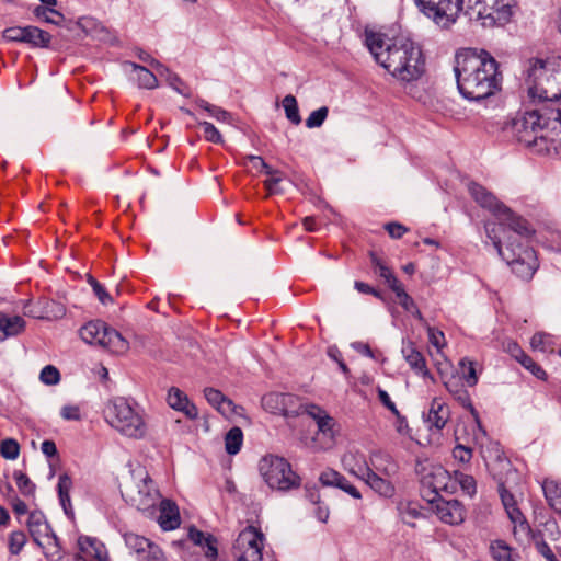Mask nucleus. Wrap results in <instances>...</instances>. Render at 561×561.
Masks as SVG:
<instances>
[{"label":"nucleus","mask_w":561,"mask_h":561,"mask_svg":"<svg viewBox=\"0 0 561 561\" xmlns=\"http://www.w3.org/2000/svg\"><path fill=\"white\" fill-rule=\"evenodd\" d=\"M497 61L485 50L467 48L456 54L454 72L460 94L481 101L500 90Z\"/></svg>","instance_id":"obj_1"},{"label":"nucleus","mask_w":561,"mask_h":561,"mask_svg":"<svg viewBox=\"0 0 561 561\" xmlns=\"http://www.w3.org/2000/svg\"><path fill=\"white\" fill-rule=\"evenodd\" d=\"M366 44L376 61L401 81L417 80L425 70L420 46L408 37L385 38L371 33L366 36Z\"/></svg>","instance_id":"obj_2"},{"label":"nucleus","mask_w":561,"mask_h":561,"mask_svg":"<svg viewBox=\"0 0 561 561\" xmlns=\"http://www.w3.org/2000/svg\"><path fill=\"white\" fill-rule=\"evenodd\" d=\"M558 108H536L514 119L512 131L519 144L535 147L538 152L549 151L550 146L561 142V119Z\"/></svg>","instance_id":"obj_3"},{"label":"nucleus","mask_w":561,"mask_h":561,"mask_svg":"<svg viewBox=\"0 0 561 561\" xmlns=\"http://www.w3.org/2000/svg\"><path fill=\"white\" fill-rule=\"evenodd\" d=\"M494 232L495 226L492 229L486 226L488 238L492 241L502 259L511 266L512 272L524 280L531 279L539 267L535 250L513 237H508L503 249L501 238L493 234Z\"/></svg>","instance_id":"obj_4"},{"label":"nucleus","mask_w":561,"mask_h":561,"mask_svg":"<svg viewBox=\"0 0 561 561\" xmlns=\"http://www.w3.org/2000/svg\"><path fill=\"white\" fill-rule=\"evenodd\" d=\"M105 419L108 424L123 435L140 438L146 433L141 415L135 411L123 397L112 399L105 408Z\"/></svg>","instance_id":"obj_5"},{"label":"nucleus","mask_w":561,"mask_h":561,"mask_svg":"<svg viewBox=\"0 0 561 561\" xmlns=\"http://www.w3.org/2000/svg\"><path fill=\"white\" fill-rule=\"evenodd\" d=\"M467 14L470 20L480 21L484 27L507 24L517 5L516 0H469Z\"/></svg>","instance_id":"obj_6"},{"label":"nucleus","mask_w":561,"mask_h":561,"mask_svg":"<svg viewBox=\"0 0 561 561\" xmlns=\"http://www.w3.org/2000/svg\"><path fill=\"white\" fill-rule=\"evenodd\" d=\"M260 473L271 489L288 491L300 485V478L283 457L267 455L260 461Z\"/></svg>","instance_id":"obj_7"},{"label":"nucleus","mask_w":561,"mask_h":561,"mask_svg":"<svg viewBox=\"0 0 561 561\" xmlns=\"http://www.w3.org/2000/svg\"><path fill=\"white\" fill-rule=\"evenodd\" d=\"M79 333L85 343L98 344L116 354H123L129 348L125 337L117 330L110 328L101 320L88 322L80 329Z\"/></svg>","instance_id":"obj_8"},{"label":"nucleus","mask_w":561,"mask_h":561,"mask_svg":"<svg viewBox=\"0 0 561 561\" xmlns=\"http://www.w3.org/2000/svg\"><path fill=\"white\" fill-rule=\"evenodd\" d=\"M133 477L139 479L136 488L128 489L126 496L130 504L138 511L150 512L154 510L160 500V493L154 482L145 468H137L131 471Z\"/></svg>","instance_id":"obj_9"},{"label":"nucleus","mask_w":561,"mask_h":561,"mask_svg":"<svg viewBox=\"0 0 561 561\" xmlns=\"http://www.w3.org/2000/svg\"><path fill=\"white\" fill-rule=\"evenodd\" d=\"M420 10L442 28L451 26L462 9V0H415Z\"/></svg>","instance_id":"obj_10"},{"label":"nucleus","mask_w":561,"mask_h":561,"mask_svg":"<svg viewBox=\"0 0 561 561\" xmlns=\"http://www.w3.org/2000/svg\"><path fill=\"white\" fill-rule=\"evenodd\" d=\"M557 67L558 68L546 78L542 85L538 87V92L529 96L533 100L538 99L542 102L539 108L554 107L560 110L561 119V59L558 61Z\"/></svg>","instance_id":"obj_11"},{"label":"nucleus","mask_w":561,"mask_h":561,"mask_svg":"<svg viewBox=\"0 0 561 561\" xmlns=\"http://www.w3.org/2000/svg\"><path fill=\"white\" fill-rule=\"evenodd\" d=\"M500 222L496 224H486L491 229L493 226H495V232L493 234L497 236L499 231H504L505 227H507L511 231L515 232L517 236L522 238H529L534 234L535 230L529 225V222L516 215L511 208L507 206L501 208V213H499V216L496 217Z\"/></svg>","instance_id":"obj_12"},{"label":"nucleus","mask_w":561,"mask_h":561,"mask_svg":"<svg viewBox=\"0 0 561 561\" xmlns=\"http://www.w3.org/2000/svg\"><path fill=\"white\" fill-rule=\"evenodd\" d=\"M556 66V62L545 61L542 59H534L529 61L525 79L528 95L536 94L538 92V87L542 85L546 78L549 77V75L557 68Z\"/></svg>","instance_id":"obj_13"},{"label":"nucleus","mask_w":561,"mask_h":561,"mask_svg":"<svg viewBox=\"0 0 561 561\" xmlns=\"http://www.w3.org/2000/svg\"><path fill=\"white\" fill-rule=\"evenodd\" d=\"M355 473L358 478L365 481V483L371 490H374L379 495L385 497H391L394 494L393 484L389 480L378 476L368 466H359L358 470Z\"/></svg>","instance_id":"obj_14"},{"label":"nucleus","mask_w":561,"mask_h":561,"mask_svg":"<svg viewBox=\"0 0 561 561\" xmlns=\"http://www.w3.org/2000/svg\"><path fill=\"white\" fill-rule=\"evenodd\" d=\"M499 494L502 501V504L510 517V519L517 526L520 527V530L529 533L531 529L520 512L517 507L514 495L505 488L503 483L499 484Z\"/></svg>","instance_id":"obj_15"},{"label":"nucleus","mask_w":561,"mask_h":561,"mask_svg":"<svg viewBox=\"0 0 561 561\" xmlns=\"http://www.w3.org/2000/svg\"><path fill=\"white\" fill-rule=\"evenodd\" d=\"M436 514L442 522L449 525H459L465 519V508L457 500H437Z\"/></svg>","instance_id":"obj_16"},{"label":"nucleus","mask_w":561,"mask_h":561,"mask_svg":"<svg viewBox=\"0 0 561 561\" xmlns=\"http://www.w3.org/2000/svg\"><path fill=\"white\" fill-rule=\"evenodd\" d=\"M468 190L472 198L481 207L489 209L496 217L501 213V208L505 207L490 191L476 182L469 183Z\"/></svg>","instance_id":"obj_17"},{"label":"nucleus","mask_w":561,"mask_h":561,"mask_svg":"<svg viewBox=\"0 0 561 561\" xmlns=\"http://www.w3.org/2000/svg\"><path fill=\"white\" fill-rule=\"evenodd\" d=\"M319 481L323 486L339 488L354 499L362 497L359 491L354 485H352L344 476L335 470L328 469L323 471L319 477Z\"/></svg>","instance_id":"obj_18"},{"label":"nucleus","mask_w":561,"mask_h":561,"mask_svg":"<svg viewBox=\"0 0 561 561\" xmlns=\"http://www.w3.org/2000/svg\"><path fill=\"white\" fill-rule=\"evenodd\" d=\"M167 400L172 409L183 412L188 419L194 420L197 417V408L190 402L187 396L179 388H170Z\"/></svg>","instance_id":"obj_19"},{"label":"nucleus","mask_w":561,"mask_h":561,"mask_svg":"<svg viewBox=\"0 0 561 561\" xmlns=\"http://www.w3.org/2000/svg\"><path fill=\"white\" fill-rule=\"evenodd\" d=\"M27 528L34 542L42 546L41 537H48L53 531L50 525L47 523L45 515L41 511H33L27 518Z\"/></svg>","instance_id":"obj_20"},{"label":"nucleus","mask_w":561,"mask_h":561,"mask_svg":"<svg viewBox=\"0 0 561 561\" xmlns=\"http://www.w3.org/2000/svg\"><path fill=\"white\" fill-rule=\"evenodd\" d=\"M402 355L409 366L419 375L423 377L433 378L430 370L426 367V362L423 354L416 350L414 343L408 342L403 343L402 346Z\"/></svg>","instance_id":"obj_21"},{"label":"nucleus","mask_w":561,"mask_h":561,"mask_svg":"<svg viewBox=\"0 0 561 561\" xmlns=\"http://www.w3.org/2000/svg\"><path fill=\"white\" fill-rule=\"evenodd\" d=\"M160 516L159 524L163 530H173L181 524L178 505L171 500H159Z\"/></svg>","instance_id":"obj_22"},{"label":"nucleus","mask_w":561,"mask_h":561,"mask_svg":"<svg viewBox=\"0 0 561 561\" xmlns=\"http://www.w3.org/2000/svg\"><path fill=\"white\" fill-rule=\"evenodd\" d=\"M204 397L207 400V402L214 408H216L221 414L229 415L234 412L236 404L220 390L210 387L205 388Z\"/></svg>","instance_id":"obj_23"},{"label":"nucleus","mask_w":561,"mask_h":561,"mask_svg":"<svg viewBox=\"0 0 561 561\" xmlns=\"http://www.w3.org/2000/svg\"><path fill=\"white\" fill-rule=\"evenodd\" d=\"M444 385L448 392L466 409L470 410L471 413H476L474 407L472 405L470 394L465 389L461 378L451 376L444 381Z\"/></svg>","instance_id":"obj_24"},{"label":"nucleus","mask_w":561,"mask_h":561,"mask_svg":"<svg viewBox=\"0 0 561 561\" xmlns=\"http://www.w3.org/2000/svg\"><path fill=\"white\" fill-rule=\"evenodd\" d=\"M449 419V411L445 403L434 399L426 414V423L430 428L442 430Z\"/></svg>","instance_id":"obj_25"},{"label":"nucleus","mask_w":561,"mask_h":561,"mask_svg":"<svg viewBox=\"0 0 561 561\" xmlns=\"http://www.w3.org/2000/svg\"><path fill=\"white\" fill-rule=\"evenodd\" d=\"M25 329V321L20 316H7L0 312V341L15 336Z\"/></svg>","instance_id":"obj_26"},{"label":"nucleus","mask_w":561,"mask_h":561,"mask_svg":"<svg viewBox=\"0 0 561 561\" xmlns=\"http://www.w3.org/2000/svg\"><path fill=\"white\" fill-rule=\"evenodd\" d=\"M447 480V471L442 468H437L435 472L425 476L422 480L424 486L431 489V493H433V497L428 499V502L433 503L439 497V491L445 489Z\"/></svg>","instance_id":"obj_27"},{"label":"nucleus","mask_w":561,"mask_h":561,"mask_svg":"<svg viewBox=\"0 0 561 561\" xmlns=\"http://www.w3.org/2000/svg\"><path fill=\"white\" fill-rule=\"evenodd\" d=\"M71 486H72L71 478L67 473L60 474L59 479H58V484H57L59 502L64 508L65 514L67 516L72 517L73 512H72V506H71L70 495H69Z\"/></svg>","instance_id":"obj_28"},{"label":"nucleus","mask_w":561,"mask_h":561,"mask_svg":"<svg viewBox=\"0 0 561 561\" xmlns=\"http://www.w3.org/2000/svg\"><path fill=\"white\" fill-rule=\"evenodd\" d=\"M51 36L48 32L43 31L36 26H25L24 39L22 43H27L33 47H48Z\"/></svg>","instance_id":"obj_29"},{"label":"nucleus","mask_w":561,"mask_h":561,"mask_svg":"<svg viewBox=\"0 0 561 561\" xmlns=\"http://www.w3.org/2000/svg\"><path fill=\"white\" fill-rule=\"evenodd\" d=\"M369 256L374 273L383 278L390 288L399 282L391 268L375 252H370Z\"/></svg>","instance_id":"obj_30"},{"label":"nucleus","mask_w":561,"mask_h":561,"mask_svg":"<svg viewBox=\"0 0 561 561\" xmlns=\"http://www.w3.org/2000/svg\"><path fill=\"white\" fill-rule=\"evenodd\" d=\"M243 443L242 430L238 426L230 428L225 436V447L229 455H236L240 451Z\"/></svg>","instance_id":"obj_31"},{"label":"nucleus","mask_w":561,"mask_h":561,"mask_svg":"<svg viewBox=\"0 0 561 561\" xmlns=\"http://www.w3.org/2000/svg\"><path fill=\"white\" fill-rule=\"evenodd\" d=\"M264 536L262 531L254 526H248L239 535V540L242 542H247L249 549L253 550L255 548H263L262 541Z\"/></svg>","instance_id":"obj_32"},{"label":"nucleus","mask_w":561,"mask_h":561,"mask_svg":"<svg viewBox=\"0 0 561 561\" xmlns=\"http://www.w3.org/2000/svg\"><path fill=\"white\" fill-rule=\"evenodd\" d=\"M130 66L137 72V81L140 88L154 89L158 85V79L153 72L135 62H130Z\"/></svg>","instance_id":"obj_33"},{"label":"nucleus","mask_w":561,"mask_h":561,"mask_svg":"<svg viewBox=\"0 0 561 561\" xmlns=\"http://www.w3.org/2000/svg\"><path fill=\"white\" fill-rule=\"evenodd\" d=\"M124 539L128 549H130L136 557L140 553H145V549L149 548L151 543L149 539L134 533L125 534Z\"/></svg>","instance_id":"obj_34"},{"label":"nucleus","mask_w":561,"mask_h":561,"mask_svg":"<svg viewBox=\"0 0 561 561\" xmlns=\"http://www.w3.org/2000/svg\"><path fill=\"white\" fill-rule=\"evenodd\" d=\"M283 396L286 397V400L282 401V415L296 416L302 413L304 404L299 402L298 397L291 393H283Z\"/></svg>","instance_id":"obj_35"},{"label":"nucleus","mask_w":561,"mask_h":561,"mask_svg":"<svg viewBox=\"0 0 561 561\" xmlns=\"http://www.w3.org/2000/svg\"><path fill=\"white\" fill-rule=\"evenodd\" d=\"M490 553L496 561H513L512 549L503 540H495L490 545Z\"/></svg>","instance_id":"obj_36"},{"label":"nucleus","mask_w":561,"mask_h":561,"mask_svg":"<svg viewBox=\"0 0 561 561\" xmlns=\"http://www.w3.org/2000/svg\"><path fill=\"white\" fill-rule=\"evenodd\" d=\"M286 400V397L283 396L282 392H271L262 398V405L265 410L275 413L280 414L282 408V401Z\"/></svg>","instance_id":"obj_37"},{"label":"nucleus","mask_w":561,"mask_h":561,"mask_svg":"<svg viewBox=\"0 0 561 561\" xmlns=\"http://www.w3.org/2000/svg\"><path fill=\"white\" fill-rule=\"evenodd\" d=\"M283 106L287 119H289L295 125H299L301 123V117L299 114V108L295 96L291 94L286 95L283 99Z\"/></svg>","instance_id":"obj_38"},{"label":"nucleus","mask_w":561,"mask_h":561,"mask_svg":"<svg viewBox=\"0 0 561 561\" xmlns=\"http://www.w3.org/2000/svg\"><path fill=\"white\" fill-rule=\"evenodd\" d=\"M13 479L15 480L19 491L23 495H25V496L34 495L36 486L24 472H22L20 470H15L13 472Z\"/></svg>","instance_id":"obj_39"},{"label":"nucleus","mask_w":561,"mask_h":561,"mask_svg":"<svg viewBox=\"0 0 561 561\" xmlns=\"http://www.w3.org/2000/svg\"><path fill=\"white\" fill-rule=\"evenodd\" d=\"M398 510L400 512L402 522L409 525H413L412 520L419 518L422 515L417 508V505L412 502L400 503Z\"/></svg>","instance_id":"obj_40"},{"label":"nucleus","mask_w":561,"mask_h":561,"mask_svg":"<svg viewBox=\"0 0 561 561\" xmlns=\"http://www.w3.org/2000/svg\"><path fill=\"white\" fill-rule=\"evenodd\" d=\"M0 455L4 459L14 460L20 455V445L13 438H5L0 443Z\"/></svg>","instance_id":"obj_41"},{"label":"nucleus","mask_w":561,"mask_h":561,"mask_svg":"<svg viewBox=\"0 0 561 561\" xmlns=\"http://www.w3.org/2000/svg\"><path fill=\"white\" fill-rule=\"evenodd\" d=\"M390 289L396 294L400 306L405 311H412L413 308H415V302H414L413 298L405 291V289L403 288V286L400 282H398L396 285H393Z\"/></svg>","instance_id":"obj_42"},{"label":"nucleus","mask_w":561,"mask_h":561,"mask_svg":"<svg viewBox=\"0 0 561 561\" xmlns=\"http://www.w3.org/2000/svg\"><path fill=\"white\" fill-rule=\"evenodd\" d=\"M460 367L462 379L468 383V386H476L478 382V376L476 373L474 363L467 358H462L460 360Z\"/></svg>","instance_id":"obj_43"},{"label":"nucleus","mask_w":561,"mask_h":561,"mask_svg":"<svg viewBox=\"0 0 561 561\" xmlns=\"http://www.w3.org/2000/svg\"><path fill=\"white\" fill-rule=\"evenodd\" d=\"M88 283L91 285L94 295L98 297L102 305H108L113 302L112 296L107 293L105 287L99 283L92 275H88Z\"/></svg>","instance_id":"obj_44"},{"label":"nucleus","mask_w":561,"mask_h":561,"mask_svg":"<svg viewBox=\"0 0 561 561\" xmlns=\"http://www.w3.org/2000/svg\"><path fill=\"white\" fill-rule=\"evenodd\" d=\"M524 368L529 370L536 378L540 380L547 379V373L526 353L517 360Z\"/></svg>","instance_id":"obj_45"},{"label":"nucleus","mask_w":561,"mask_h":561,"mask_svg":"<svg viewBox=\"0 0 561 561\" xmlns=\"http://www.w3.org/2000/svg\"><path fill=\"white\" fill-rule=\"evenodd\" d=\"M78 546L79 549L84 553H91L90 549H92L94 551V557L99 560H102L101 549L96 539L88 536H80L78 539Z\"/></svg>","instance_id":"obj_46"},{"label":"nucleus","mask_w":561,"mask_h":561,"mask_svg":"<svg viewBox=\"0 0 561 561\" xmlns=\"http://www.w3.org/2000/svg\"><path fill=\"white\" fill-rule=\"evenodd\" d=\"M455 478H456L457 482L460 484L462 491H465L470 496L476 494L477 483L472 476L466 474L463 472L455 471Z\"/></svg>","instance_id":"obj_47"},{"label":"nucleus","mask_w":561,"mask_h":561,"mask_svg":"<svg viewBox=\"0 0 561 561\" xmlns=\"http://www.w3.org/2000/svg\"><path fill=\"white\" fill-rule=\"evenodd\" d=\"M329 108L327 106H321L320 108L311 112V114L306 119V126L308 128H317L322 126L325 118L328 117Z\"/></svg>","instance_id":"obj_48"},{"label":"nucleus","mask_w":561,"mask_h":561,"mask_svg":"<svg viewBox=\"0 0 561 561\" xmlns=\"http://www.w3.org/2000/svg\"><path fill=\"white\" fill-rule=\"evenodd\" d=\"M46 538L49 541L48 543L53 545V547H44L43 545L39 546V547L45 550V554H46L47 558L51 559L53 561L60 560L61 559V553H60V546H59L58 537L56 536L55 533H51Z\"/></svg>","instance_id":"obj_49"},{"label":"nucleus","mask_w":561,"mask_h":561,"mask_svg":"<svg viewBox=\"0 0 561 561\" xmlns=\"http://www.w3.org/2000/svg\"><path fill=\"white\" fill-rule=\"evenodd\" d=\"M39 379L45 385L54 386L60 381V373L55 366L47 365L42 369Z\"/></svg>","instance_id":"obj_50"},{"label":"nucleus","mask_w":561,"mask_h":561,"mask_svg":"<svg viewBox=\"0 0 561 561\" xmlns=\"http://www.w3.org/2000/svg\"><path fill=\"white\" fill-rule=\"evenodd\" d=\"M138 561H165L162 550L151 541L145 553L137 556Z\"/></svg>","instance_id":"obj_51"},{"label":"nucleus","mask_w":561,"mask_h":561,"mask_svg":"<svg viewBox=\"0 0 561 561\" xmlns=\"http://www.w3.org/2000/svg\"><path fill=\"white\" fill-rule=\"evenodd\" d=\"M26 542V536L23 531H13L9 538V550L12 554H19Z\"/></svg>","instance_id":"obj_52"},{"label":"nucleus","mask_w":561,"mask_h":561,"mask_svg":"<svg viewBox=\"0 0 561 561\" xmlns=\"http://www.w3.org/2000/svg\"><path fill=\"white\" fill-rule=\"evenodd\" d=\"M199 126L203 128L204 137L207 141L214 144H221L224 141L219 130L209 122H201Z\"/></svg>","instance_id":"obj_53"},{"label":"nucleus","mask_w":561,"mask_h":561,"mask_svg":"<svg viewBox=\"0 0 561 561\" xmlns=\"http://www.w3.org/2000/svg\"><path fill=\"white\" fill-rule=\"evenodd\" d=\"M335 421L333 417H331L329 414L322 415L321 420H318V430L320 433H322L324 436H328L329 438L333 439L334 437V426Z\"/></svg>","instance_id":"obj_54"},{"label":"nucleus","mask_w":561,"mask_h":561,"mask_svg":"<svg viewBox=\"0 0 561 561\" xmlns=\"http://www.w3.org/2000/svg\"><path fill=\"white\" fill-rule=\"evenodd\" d=\"M137 56L142 62L150 65L159 76H162L163 72H168V68L159 60L151 57L147 51L139 49Z\"/></svg>","instance_id":"obj_55"},{"label":"nucleus","mask_w":561,"mask_h":561,"mask_svg":"<svg viewBox=\"0 0 561 561\" xmlns=\"http://www.w3.org/2000/svg\"><path fill=\"white\" fill-rule=\"evenodd\" d=\"M245 160L249 161L252 164V168L264 171L265 174H277L278 171L274 170L272 167H270L263 158L259 156H248L245 157Z\"/></svg>","instance_id":"obj_56"},{"label":"nucleus","mask_w":561,"mask_h":561,"mask_svg":"<svg viewBox=\"0 0 561 561\" xmlns=\"http://www.w3.org/2000/svg\"><path fill=\"white\" fill-rule=\"evenodd\" d=\"M163 76H165V79H167L169 85L172 87L178 93H180L186 98H188L191 95L185 89L180 87V85H183V82L176 73H173L168 69V72H163V75L161 77H163Z\"/></svg>","instance_id":"obj_57"},{"label":"nucleus","mask_w":561,"mask_h":561,"mask_svg":"<svg viewBox=\"0 0 561 561\" xmlns=\"http://www.w3.org/2000/svg\"><path fill=\"white\" fill-rule=\"evenodd\" d=\"M25 27L13 26L3 31V37L10 42H23Z\"/></svg>","instance_id":"obj_58"},{"label":"nucleus","mask_w":561,"mask_h":561,"mask_svg":"<svg viewBox=\"0 0 561 561\" xmlns=\"http://www.w3.org/2000/svg\"><path fill=\"white\" fill-rule=\"evenodd\" d=\"M453 456L460 462L467 463L472 457V449L463 445H457L453 450Z\"/></svg>","instance_id":"obj_59"},{"label":"nucleus","mask_w":561,"mask_h":561,"mask_svg":"<svg viewBox=\"0 0 561 561\" xmlns=\"http://www.w3.org/2000/svg\"><path fill=\"white\" fill-rule=\"evenodd\" d=\"M504 350L516 360L520 359L525 354L518 343L513 340H508L504 343Z\"/></svg>","instance_id":"obj_60"},{"label":"nucleus","mask_w":561,"mask_h":561,"mask_svg":"<svg viewBox=\"0 0 561 561\" xmlns=\"http://www.w3.org/2000/svg\"><path fill=\"white\" fill-rule=\"evenodd\" d=\"M203 547L206 548L205 556L207 558L215 560L218 557L217 539L214 536L207 535V539Z\"/></svg>","instance_id":"obj_61"},{"label":"nucleus","mask_w":561,"mask_h":561,"mask_svg":"<svg viewBox=\"0 0 561 561\" xmlns=\"http://www.w3.org/2000/svg\"><path fill=\"white\" fill-rule=\"evenodd\" d=\"M389 236L393 239H400L408 231V228L399 222H388L385 226Z\"/></svg>","instance_id":"obj_62"},{"label":"nucleus","mask_w":561,"mask_h":561,"mask_svg":"<svg viewBox=\"0 0 561 561\" xmlns=\"http://www.w3.org/2000/svg\"><path fill=\"white\" fill-rule=\"evenodd\" d=\"M427 334H428V340H430V343L432 345H434L435 347H437L438 350L440 347H443L444 345V340H445V336H444V333L435 328H432V327H428L427 328Z\"/></svg>","instance_id":"obj_63"},{"label":"nucleus","mask_w":561,"mask_h":561,"mask_svg":"<svg viewBox=\"0 0 561 561\" xmlns=\"http://www.w3.org/2000/svg\"><path fill=\"white\" fill-rule=\"evenodd\" d=\"M536 549L538 553L546 558L547 561H559L549 545L545 540L536 541Z\"/></svg>","instance_id":"obj_64"}]
</instances>
